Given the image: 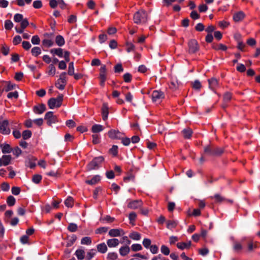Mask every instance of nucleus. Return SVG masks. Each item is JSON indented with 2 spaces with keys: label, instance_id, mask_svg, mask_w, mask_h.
<instances>
[{
  "label": "nucleus",
  "instance_id": "obj_1",
  "mask_svg": "<svg viewBox=\"0 0 260 260\" xmlns=\"http://www.w3.org/2000/svg\"><path fill=\"white\" fill-rule=\"evenodd\" d=\"M133 19L134 22L137 24H144L147 21L148 15L144 10H140L135 13Z\"/></svg>",
  "mask_w": 260,
  "mask_h": 260
},
{
  "label": "nucleus",
  "instance_id": "obj_2",
  "mask_svg": "<svg viewBox=\"0 0 260 260\" xmlns=\"http://www.w3.org/2000/svg\"><path fill=\"white\" fill-rule=\"evenodd\" d=\"M204 152L210 156H218L223 153V149L208 145L204 148Z\"/></svg>",
  "mask_w": 260,
  "mask_h": 260
},
{
  "label": "nucleus",
  "instance_id": "obj_3",
  "mask_svg": "<svg viewBox=\"0 0 260 260\" xmlns=\"http://www.w3.org/2000/svg\"><path fill=\"white\" fill-rule=\"evenodd\" d=\"M63 101V95L60 94L56 98H51L48 101V105L50 109L59 107Z\"/></svg>",
  "mask_w": 260,
  "mask_h": 260
},
{
  "label": "nucleus",
  "instance_id": "obj_4",
  "mask_svg": "<svg viewBox=\"0 0 260 260\" xmlns=\"http://www.w3.org/2000/svg\"><path fill=\"white\" fill-rule=\"evenodd\" d=\"M9 121L7 119H3L2 117H0V133L8 135L11 133V129L9 126Z\"/></svg>",
  "mask_w": 260,
  "mask_h": 260
},
{
  "label": "nucleus",
  "instance_id": "obj_5",
  "mask_svg": "<svg viewBox=\"0 0 260 260\" xmlns=\"http://www.w3.org/2000/svg\"><path fill=\"white\" fill-rule=\"evenodd\" d=\"M104 158L103 156H99L94 158L87 165V168L88 171L97 169L100 165L103 162Z\"/></svg>",
  "mask_w": 260,
  "mask_h": 260
},
{
  "label": "nucleus",
  "instance_id": "obj_6",
  "mask_svg": "<svg viewBox=\"0 0 260 260\" xmlns=\"http://www.w3.org/2000/svg\"><path fill=\"white\" fill-rule=\"evenodd\" d=\"M188 52L190 54L195 53L199 50V45L195 39H191L188 43Z\"/></svg>",
  "mask_w": 260,
  "mask_h": 260
},
{
  "label": "nucleus",
  "instance_id": "obj_7",
  "mask_svg": "<svg viewBox=\"0 0 260 260\" xmlns=\"http://www.w3.org/2000/svg\"><path fill=\"white\" fill-rule=\"evenodd\" d=\"M66 75L65 72L62 73L55 84V86L60 90H63L65 87L66 84Z\"/></svg>",
  "mask_w": 260,
  "mask_h": 260
},
{
  "label": "nucleus",
  "instance_id": "obj_8",
  "mask_svg": "<svg viewBox=\"0 0 260 260\" xmlns=\"http://www.w3.org/2000/svg\"><path fill=\"white\" fill-rule=\"evenodd\" d=\"M45 119L47 120V123L49 125H51L58 121L56 116L54 115L53 112L51 111L48 112L46 113Z\"/></svg>",
  "mask_w": 260,
  "mask_h": 260
},
{
  "label": "nucleus",
  "instance_id": "obj_9",
  "mask_svg": "<svg viewBox=\"0 0 260 260\" xmlns=\"http://www.w3.org/2000/svg\"><path fill=\"white\" fill-rule=\"evenodd\" d=\"M100 85L104 86L106 79V68L105 65H103L100 71Z\"/></svg>",
  "mask_w": 260,
  "mask_h": 260
},
{
  "label": "nucleus",
  "instance_id": "obj_10",
  "mask_svg": "<svg viewBox=\"0 0 260 260\" xmlns=\"http://www.w3.org/2000/svg\"><path fill=\"white\" fill-rule=\"evenodd\" d=\"M108 136L112 139H120L123 135L122 133L115 129H111L108 133Z\"/></svg>",
  "mask_w": 260,
  "mask_h": 260
},
{
  "label": "nucleus",
  "instance_id": "obj_11",
  "mask_svg": "<svg viewBox=\"0 0 260 260\" xmlns=\"http://www.w3.org/2000/svg\"><path fill=\"white\" fill-rule=\"evenodd\" d=\"M108 234L110 237H114L123 236L125 233L121 229H113L109 231Z\"/></svg>",
  "mask_w": 260,
  "mask_h": 260
},
{
  "label": "nucleus",
  "instance_id": "obj_12",
  "mask_svg": "<svg viewBox=\"0 0 260 260\" xmlns=\"http://www.w3.org/2000/svg\"><path fill=\"white\" fill-rule=\"evenodd\" d=\"M164 98V94L162 92L155 90L153 91L152 94V99L153 102H159L160 100Z\"/></svg>",
  "mask_w": 260,
  "mask_h": 260
},
{
  "label": "nucleus",
  "instance_id": "obj_13",
  "mask_svg": "<svg viewBox=\"0 0 260 260\" xmlns=\"http://www.w3.org/2000/svg\"><path fill=\"white\" fill-rule=\"evenodd\" d=\"M142 205V202L141 200H134L130 201L127 205V207L130 209H136L141 207Z\"/></svg>",
  "mask_w": 260,
  "mask_h": 260
},
{
  "label": "nucleus",
  "instance_id": "obj_14",
  "mask_svg": "<svg viewBox=\"0 0 260 260\" xmlns=\"http://www.w3.org/2000/svg\"><path fill=\"white\" fill-rule=\"evenodd\" d=\"M29 23L26 18L23 19L21 22L20 28L15 27V29L17 32L22 34L23 32L24 29L27 27Z\"/></svg>",
  "mask_w": 260,
  "mask_h": 260
},
{
  "label": "nucleus",
  "instance_id": "obj_15",
  "mask_svg": "<svg viewBox=\"0 0 260 260\" xmlns=\"http://www.w3.org/2000/svg\"><path fill=\"white\" fill-rule=\"evenodd\" d=\"M102 118L104 120H106L108 117L109 108L107 104L104 103L102 108Z\"/></svg>",
  "mask_w": 260,
  "mask_h": 260
},
{
  "label": "nucleus",
  "instance_id": "obj_16",
  "mask_svg": "<svg viewBox=\"0 0 260 260\" xmlns=\"http://www.w3.org/2000/svg\"><path fill=\"white\" fill-rule=\"evenodd\" d=\"M208 83L209 88L212 90H215L219 85L218 81L215 78L209 79Z\"/></svg>",
  "mask_w": 260,
  "mask_h": 260
},
{
  "label": "nucleus",
  "instance_id": "obj_17",
  "mask_svg": "<svg viewBox=\"0 0 260 260\" xmlns=\"http://www.w3.org/2000/svg\"><path fill=\"white\" fill-rule=\"evenodd\" d=\"M46 106L44 104H40L34 107V111L35 113L41 114L46 110Z\"/></svg>",
  "mask_w": 260,
  "mask_h": 260
},
{
  "label": "nucleus",
  "instance_id": "obj_18",
  "mask_svg": "<svg viewBox=\"0 0 260 260\" xmlns=\"http://www.w3.org/2000/svg\"><path fill=\"white\" fill-rule=\"evenodd\" d=\"M245 16V14L242 11H239L234 14L233 19L235 22H239L242 21Z\"/></svg>",
  "mask_w": 260,
  "mask_h": 260
},
{
  "label": "nucleus",
  "instance_id": "obj_19",
  "mask_svg": "<svg viewBox=\"0 0 260 260\" xmlns=\"http://www.w3.org/2000/svg\"><path fill=\"white\" fill-rule=\"evenodd\" d=\"M107 244L109 247H116L119 245V241L117 239H110L107 241Z\"/></svg>",
  "mask_w": 260,
  "mask_h": 260
},
{
  "label": "nucleus",
  "instance_id": "obj_20",
  "mask_svg": "<svg viewBox=\"0 0 260 260\" xmlns=\"http://www.w3.org/2000/svg\"><path fill=\"white\" fill-rule=\"evenodd\" d=\"M101 180V177L99 175L93 176L90 180H86L85 183L89 185H94Z\"/></svg>",
  "mask_w": 260,
  "mask_h": 260
},
{
  "label": "nucleus",
  "instance_id": "obj_21",
  "mask_svg": "<svg viewBox=\"0 0 260 260\" xmlns=\"http://www.w3.org/2000/svg\"><path fill=\"white\" fill-rule=\"evenodd\" d=\"M191 241H189L187 242H179L177 244V247L181 249H188L191 246Z\"/></svg>",
  "mask_w": 260,
  "mask_h": 260
},
{
  "label": "nucleus",
  "instance_id": "obj_22",
  "mask_svg": "<svg viewBox=\"0 0 260 260\" xmlns=\"http://www.w3.org/2000/svg\"><path fill=\"white\" fill-rule=\"evenodd\" d=\"M232 98V93L229 92H225L223 95V102L224 104L222 105V107L223 108H225L226 107V105L225 104L226 103L229 102Z\"/></svg>",
  "mask_w": 260,
  "mask_h": 260
},
{
  "label": "nucleus",
  "instance_id": "obj_23",
  "mask_svg": "<svg viewBox=\"0 0 260 260\" xmlns=\"http://www.w3.org/2000/svg\"><path fill=\"white\" fill-rule=\"evenodd\" d=\"M78 260H83L85 258V252L83 249H78L75 253Z\"/></svg>",
  "mask_w": 260,
  "mask_h": 260
},
{
  "label": "nucleus",
  "instance_id": "obj_24",
  "mask_svg": "<svg viewBox=\"0 0 260 260\" xmlns=\"http://www.w3.org/2000/svg\"><path fill=\"white\" fill-rule=\"evenodd\" d=\"M98 251L101 253H105L108 250V248L105 243H102L97 245L96 246Z\"/></svg>",
  "mask_w": 260,
  "mask_h": 260
},
{
  "label": "nucleus",
  "instance_id": "obj_25",
  "mask_svg": "<svg viewBox=\"0 0 260 260\" xmlns=\"http://www.w3.org/2000/svg\"><path fill=\"white\" fill-rule=\"evenodd\" d=\"M183 137L185 139H189L192 136V131L190 128H186L182 131Z\"/></svg>",
  "mask_w": 260,
  "mask_h": 260
},
{
  "label": "nucleus",
  "instance_id": "obj_26",
  "mask_svg": "<svg viewBox=\"0 0 260 260\" xmlns=\"http://www.w3.org/2000/svg\"><path fill=\"white\" fill-rule=\"evenodd\" d=\"M119 251L121 256H125L129 252L130 249L128 246H124L120 247Z\"/></svg>",
  "mask_w": 260,
  "mask_h": 260
},
{
  "label": "nucleus",
  "instance_id": "obj_27",
  "mask_svg": "<svg viewBox=\"0 0 260 260\" xmlns=\"http://www.w3.org/2000/svg\"><path fill=\"white\" fill-rule=\"evenodd\" d=\"M55 43L58 46H62L65 43V41L62 36L58 35L55 38Z\"/></svg>",
  "mask_w": 260,
  "mask_h": 260
},
{
  "label": "nucleus",
  "instance_id": "obj_28",
  "mask_svg": "<svg viewBox=\"0 0 260 260\" xmlns=\"http://www.w3.org/2000/svg\"><path fill=\"white\" fill-rule=\"evenodd\" d=\"M2 149V151L3 153H9L12 151L11 146L8 144H5L1 145Z\"/></svg>",
  "mask_w": 260,
  "mask_h": 260
},
{
  "label": "nucleus",
  "instance_id": "obj_29",
  "mask_svg": "<svg viewBox=\"0 0 260 260\" xmlns=\"http://www.w3.org/2000/svg\"><path fill=\"white\" fill-rule=\"evenodd\" d=\"M177 224L178 221L176 220H168L167 221V228L170 230L175 228Z\"/></svg>",
  "mask_w": 260,
  "mask_h": 260
},
{
  "label": "nucleus",
  "instance_id": "obj_30",
  "mask_svg": "<svg viewBox=\"0 0 260 260\" xmlns=\"http://www.w3.org/2000/svg\"><path fill=\"white\" fill-rule=\"evenodd\" d=\"M96 253V252L95 249H92L89 250L87 253L86 259L87 260H90L95 255Z\"/></svg>",
  "mask_w": 260,
  "mask_h": 260
},
{
  "label": "nucleus",
  "instance_id": "obj_31",
  "mask_svg": "<svg viewBox=\"0 0 260 260\" xmlns=\"http://www.w3.org/2000/svg\"><path fill=\"white\" fill-rule=\"evenodd\" d=\"M65 205L68 208H71L74 205V199L73 198L69 196L64 201Z\"/></svg>",
  "mask_w": 260,
  "mask_h": 260
},
{
  "label": "nucleus",
  "instance_id": "obj_32",
  "mask_svg": "<svg viewBox=\"0 0 260 260\" xmlns=\"http://www.w3.org/2000/svg\"><path fill=\"white\" fill-rule=\"evenodd\" d=\"M104 129L103 126L100 124H94L92 126L91 131L94 133L102 131Z\"/></svg>",
  "mask_w": 260,
  "mask_h": 260
},
{
  "label": "nucleus",
  "instance_id": "obj_33",
  "mask_svg": "<svg viewBox=\"0 0 260 260\" xmlns=\"http://www.w3.org/2000/svg\"><path fill=\"white\" fill-rule=\"evenodd\" d=\"M129 237L134 240H139L141 239V235L137 232H132L130 233Z\"/></svg>",
  "mask_w": 260,
  "mask_h": 260
},
{
  "label": "nucleus",
  "instance_id": "obj_34",
  "mask_svg": "<svg viewBox=\"0 0 260 260\" xmlns=\"http://www.w3.org/2000/svg\"><path fill=\"white\" fill-rule=\"evenodd\" d=\"M3 158L2 160L4 162V166L8 165L12 159V157L10 155H3L2 157Z\"/></svg>",
  "mask_w": 260,
  "mask_h": 260
},
{
  "label": "nucleus",
  "instance_id": "obj_35",
  "mask_svg": "<svg viewBox=\"0 0 260 260\" xmlns=\"http://www.w3.org/2000/svg\"><path fill=\"white\" fill-rule=\"evenodd\" d=\"M50 52L51 53L56 54L59 57H62L63 56V51L61 48L52 49L50 50Z\"/></svg>",
  "mask_w": 260,
  "mask_h": 260
},
{
  "label": "nucleus",
  "instance_id": "obj_36",
  "mask_svg": "<svg viewBox=\"0 0 260 260\" xmlns=\"http://www.w3.org/2000/svg\"><path fill=\"white\" fill-rule=\"evenodd\" d=\"M56 69L54 66L52 64H51L48 67V70L47 71V73L49 75L53 76L55 74Z\"/></svg>",
  "mask_w": 260,
  "mask_h": 260
},
{
  "label": "nucleus",
  "instance_id": "obj_37",
  "mask_svg": "<svg viewBox=\"0 0 260 260\" xmlns=\"http://www.w3.org/2000/svg\"><path fill=\"white\" fill-rule=\"evenodd\" d=\"M91 238L89 237H83L81 240V244L82 245H89L91 244Z\"/></svg>",
  "mask_w": 260,
  "mask_h": 260
},
{
  "label": "nucleus",
  "instance_id": "obj_38",
  "mask_svg": "<svg viewBox=\"0 0 260 260\" xmlns=\"http://www.w3.org/2000/svg\"><path fill=\"white\" fill-rule=\"evenodd\" d=\"M212 47L215 50H221L225 51L227 49V47L222 44H213Z\"/></svg>",
  "mask_w": 260,
  "mask_h": 260
},
{
  "label": "nucleus",
  "instance_id": "obj_39",
  "mask_svg": "<svg viewBox=\"0 0 260 260\" xmlns=\"http://www.w3.org/2000/svg\"><path fill=\"white\" fill-rule=\"evenodd\" d=\"M242 245L240 243L236 242L234 243L233 249L235 252H239L242 249Z\"/></svg>",
  "mask_w": 260,
  "mask_h": 260
},
{
  "label": "nucleus",
  "instance_id": "obj_40",
  "mask_svg": "<svg viewBox=\"0 0 260 260\" xmlns=\"http://www.w3.org/2000/svg\"><path fill=\"white\" fill-rule=\"evenodd\" d=\"M5 85L6 86L5 88L6 91H9L15 88L16 85L15 84H13L10 82H5Z\"/></svg>",
  "mask_w": 260,
  "mask_h": 260
},
{
  "label": "nucleus",
  "instance_id": "obj_41",
  "mask_svg": "<svg viewBox=\"0 0 260 260\" xmlns=\"http://www.w3.org/2000/svg\"><path fill=\"white\" fill-rule=\"evenodd\" d=\"M31 52L33 56H37L41 53V50L39 47H35L32 48Z\"/></svg>",
  "mask_w": 260,
  "mask_h": 260
},
{
  "label": "nucleus",
  "instance_id": "obj_42",
  "mask_svg": "<svg viewBox=\"0 0 260 260\" xmlns=\"http://www.w3.org/2000/svg\"><path fill=\"white\" fill-rule=\"evenodd\" d=\"M42 44L46 47H50L53 45V42L51 40L45 39L42 41Z\"/></svg>",
  "mask_w": 260,
  "mask_h": 260
},
{
  "label": "nucleus",
  "instance_id": "obj_43",
  "mask_svg": "<svg viewBox=\"0 0 260 260\" xmlns=\"http://www.w3.org/2000/svg\"><path fill=\"white\" fill-rule=\"evenodd\" d=\"M118 255L114 252H109L107 254V259L109 260H115L117 258Z\"/></svg>",
  "mask_w": 260,
  "mask_h": 260
},
{
  "label": "nucleus",
  "instance_id": "obj_44",
  "mask_svg": "<svg viewBox=\"0 0 260 260\" xmlns=\"http://www.w3.org/2000/svg\"><path fill=\"white\" fill-rule=\"evenodd\" d=\"M160 251L162 253H163L165 255H168L170 253V249L169 248L165 245H162L160 247Z\"/></svg>",
  "mask_w": 260,
  "mask_h": 260
},
{
  "label": "nucleus",
  "instance_id": "obj_45",
  "mask_svg": "<svg viewBox=\"0 0 260 260\" xmlns=\"http://www.w3.org/2000/svg\"><path fill=\"white\" fill-rule=\"evenodd\" d=\"M13 27V23L10 20H6L5 22V28L7 30H10Z\"/></svg>",
  "mask_w": 260,
  "mask_h": 260
},
{
  "label": "nucleus",
  "instance_id": "obj_46",
  "mask_svg": "<svg viewBox=\"0 0 260 260\" xmlns=\"http://www.w3.org/2000/svg\"><path fill=\"white\" fill-rule=\"evenodd\" d=\"M16 200L13 196H9L7 199V204L9 206H13L15 203Z\"/></svg>",
  "mask_w": 260,
  "mask_h": 260
},
{
  "label": "nucleus",
  "instance_id": "obj_47",
  "mask_svg": "<svg viewBox=\"0 0 260 260\" xmlns=\"http://www.w3.org/2000/svg\"><path fill=\"white\" fill-rule=\"evenodd\" d=\"M258 243L256 242H249L248 244V249L249 251H252L253 249L258 247Z\"/></svg>",
  "mask_w": 260,
  "mask_h": 260
},
{
  "label": "nucleus",
  "instance_id": "obj_48",
  "mask_svg": "<svg viewBox=\"0 0 260 260\" xmlns=\"http://www.w3.org/2000/svg\"><path fill=\"white\" fill-rule=\"evenodd\" d=\"M77 225L74 223H71L69 224L68 229L71 232H75L77 230Z\"/></svg>",
  "mask_w": 260,
  "mask_h": 260
},
{
  "label": "nucleus",
  "instance_id": "obj_49",
  "mask_svg": "<svg viewBox=\"0 0 260 260\" xmlns=\"http://www.w3.org/2000/svg\"><path fill=\"white\" fill-rule=\"evenodd\" d=\"M22 137L24 140H26L31 137V132L29 130H25L22 133Z\"/></svg>",
  "mask_w": 260,
  "mask_h": 260
},
{
  "label": "nucleus",
  "instance_id": "obj_50",
  "mask_svg": "<svg viewBox=\"0 0 260 260\" xmlns=\"http://www.w3.org/2000/svg\"><path fill=\"white\" fill-rule=\"evenodd\" d=\"M68 74L70 76L74 75V67L73 62H71L69 64Z\"/></svg>",
  "mask_w": 260,
  "mask_h": 260
},
{
  "label": "nucleus",
  "instance_id": "obj_51",
  "mask_svg": "<svg viewBox=\"0 0 260 260\" xmlns=\"http://www.w3.org/2000/svg\"><path fill=\"white\" fill-rule=\"evenodd\" d=\"M23 19V16L21 14H16L14 16V20L16 22H21Z\"/></svg>",
  "mask_w": 260,
  "mask_h": 260
},
{
  "label": "nucleus",
  "instance_id": "obj_52",
  "mask_svg": "<svg viewBox=\"0 0 260 260\" xmlns=\"http://www.w3.org/2000/svg\"><path fill=\"white\" fill-rule=\"evenodd\" d=\"M42 179V176L39 174L34 175L32 176V180L35 183H39Z\"/></svg>",
  "mask_w": 260,
  "mask_h": 260
},
{
  "label": "nucleus",
  "instance_id": "obj_53",
  "mask_svg": "<svg viewBox=\"0 0 260 260\" xmlns=\"http://www.w3.org/2000/svg\"><path fill=\"white\" fill-rule=\"evenodd\" d=\"M131 248L134 251H140L142 249V247L140 244H134L132 245Z\"/></svg>",
  "mask_w": 260,
  "mask_h": 260
},
{
  "label": "nucleus",
  "instance_id": "obj_54",
  "mask_svg": "<svg viewBox=\"0 0 260 260\" xmlns=\"http://www.w3.org/2000/svg\"><path fill=\"white\" fill-rule=\"evenodd\" d=\"M151 240L148 238H145L143 241V245L146 248H148L151 246Z\"/></svg>",
  "mask_w": 260,
  "mask_h": 260
},
{
  "label": "nucleus",
  "instance_id": "obj_55",
  "mask_svg": "<svg viewBox=\"0 0 260 260\" xmlns=\"http://www.w3.org/2000/svg\"><path fill=\"white\" fill-rule=\"evenodd\" d=\"M118 147L116 145H113L109 150V152L113 156H116L117 154Z\"/></svg>",
  "mask_w": 260,
  "mask_h": 260
},
{
  "label": "nucleus",
  "instance_id": "obj_56",
  "mask_svg": "<svg viewBox=\"0 0 260 260\" xmlns=\"http://www.w3.org/2000/svg\"><path fill=\"white\" fill-rule=\"evenodd\" d=\"M201 87V84L198 80H196L192 83V87L195 89L199 90Z\"/></svg>",
  "mask_w": 260,
  "mask_h": 260
},
{
  "label": "nucleus",
  "instance_id": "obj_57",
  "mask_svg": "<svg viewBox=\"0 0 260 260\" xmlns=\"http://www.w3.org/2000/svg\"><path fill=\"white\" fill-rule=\"evenodd\" d=\"M21 189L19 187L14 186L12 188V193L14 195H18L20 192Z\"/></svg>",
  "mask_w": 260,
  "mask_h": 260
},
{
  "label": "nucleus",
  "instance_id": "obj_58",
  "mask_svg": "<svg viewBox=\"0 0 260 260\" xmlns=\"http://www.w3.org/2000/svg\"><path fill=\"white\" fill-rule=\"evenodd\" d=\"M126 51L128 52L133 51L135 49V46L132 43L127 42L126 43Z\"/></svg>",
  "mask_w": 260,
  "mask_h": 260
},
{
  "label": "nucleus",
  "instance_id": "obj_59",
  "mask_svg": "<svg viewBox=\"0 0 260 260\" xmlns=\"http://www.w3.org/2000/svg\"><path fill=\"white\" fill-rule=\"evenodd\" d=\"M40 42V39L38 36L36 35L34 36L31 38V43L33 44L37 45L39 44Z\"/></svg>",
  "mask_w": 260,
  "mask_h": 260
},
{
  "label": "nucleus",
  "instance_id": "obj_60",
  "mask_svg": "<svg viewBox=\"0 0 260 260\" xmlns=\"http://www.w3.org/2000/svg\"><path fill=\"white\" fill-rule=\"evenodd\" d=\"M136 217L137 215L135 212H131L129 213L128 218L131 223H133V222L135 221Z\"/></svg>",
  "mask_w": 260,
  "mask_h": 260
},
{
  "label": "nucleus",
  "instance_id": "obj_61",
  "mask_svg": "<svg viewBox=\"0 0 260 260\" xmlns=\"http://www.w3.org/2000/svg\"><path fill=\"white\" fill-rule=\"evenodd\" d=\"M120 139L121 140L122 143L125 146H128L130 144L131 140L128 138H123L122 136Z\"/></svg>",
  "mask_w": 260,
  "mask_h": 260
},
{
  "label": "nucleus",
  "instance_id": "obj_62",
  "mask_svg": "<svg viewBox=\"0 0 260 260\" xmlns=\"http://www.w3.org/2000/svg\"><path fill=\"white\" fill-rule=\"evenodd\" d=\"M21 41V38L20 36H15L13 40V43L14 45L19 44Z\"/></svg>",
  "mask_w": 260,
  "mask_h": 260
},
{
  "label": "nucleus",
  "instance_id": "obj_63",
  "mask_svg": "<svg viewBox=\"0 0 260 260\" xmlns=\"http://www.w3.org/2000/svg\"><path fill=\"white\" fill-rule=\"evenodd\" d=\"M99 39L101 43H103L107 40V36L105 34H101L99 36Z\"/></svg>",
  "mask_w": 260,
  "mask_h": 260
},
{
  "label": "nucleus",
  "instance_id": "obj_64",
  "mask_svg": "<svg viewBox=\"0 0 260 260\" xmlns=\"http://www.w3.org/2000/svg\"><path fill=\"white\" fill-rule=\"evenodd\" d=\"M1 188L3 191H8L10 189V185L7 182H4L1 184Z\"/></svg>",
  "mask_w": 260,
  "mask_h": 260
}]
</instances>
